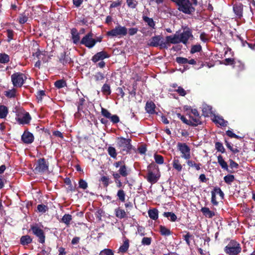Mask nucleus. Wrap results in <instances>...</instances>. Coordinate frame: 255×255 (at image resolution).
Here are the masks:
<instances>
[{
    "instance_id": "obj_1",
    "label": "nucleus",
    "mask_w": 255,
    "mask_h": 255,
    "mask_svg": "<svg viewBox=\"0 0 255 255\" xmlns=\"http://www.w3.org/2000/svg\"><path fill=\"white\" fill-rule=\"evenodd\" d=\"M178 6L180 11L187 14H192L195 11V8L189 0H171Z\"/></svg>"
},
{
    "instance_id": "obj_2",
    "label": "nucleus",
    "mask_w": 255,
    "mask_h": 255,
    "mask_svg": "<svg viewBox=\"0 0 255 255\" xmlns=\"http://www.w3.org/2000/svg\"><path fill=\"white\" fill-rule=\"evenodd\" d=\"M242 251L240 244L235 240H232L224 248V252L229 255H237Z\"/></svg>"
},
{
    "instance_id": "obj_3",
    "label": "nucleus",
    "mask_w": 255,
    "mask_h": 255,
    "mask_svg": "<svg viewBox=\"0 0 255 255\" xmlns=\"http://www.w3.org/2000/svg\"><path fill=\"white\" fill-rule=\"evenodd\" d=\"M29 231H31L32 234L37 238L38 243L41 244L45 243L46 239L45 233L37 224L31 225Z\"/></svg>"
},
{
    "instance_id": "obj_4",
    "label": "nucleus",
    "mask_w": 255,
    "mask_h": 255,
    "mask_svg": "<svg viewBox=\"0 0 255 255\" xmlns=\"http://www.w3.org/2000/svg\"><path fill=\"white\" fill-rule=\"evenodd\" d=\"M131 139L123 137L118 138L117 147L121 149L122 152H126V154L129 153L132 149Z\"/></svg>"
},
{
    "instance_id": "obj_5",
    "label": "nucleus",
    "mask_w": 255,
    "mask_h": 255,
    "mask_svg": "<svg viewBox=\"0 0 255 255\" xmlns=\"http://www.w3.org/2000/svg\"><path fill=\"white\" fill-rule=\"evenodd\" d=\"M27 79L26 75L21 72H16L11 76V80L14 87H21Z\"/></svg>"
},
{
    "instance_id": "obj_6",
    "label": "nucleus",
    "mask_w": 255,
    "mask_h": 255,
    "mask_svg": "<svg viewBox=\"0 0 255 255\" xmlns=\"http://www.w3.org/2000/svg\"><path fill=\"white\" fill-rule=\"evenodd\" d=\"M147 45L150 47H157L159 46L160 49H167L165 43L163 41V38L160 35L152 37L147 43Z\"/></svg>"
},
{
    "instance_id": "obj_7",
    "label": "nucleus",
    "mask_w": 255,
    "mask_h": 255,
    "mask_svg": "<svg viewBox=\"0 0 255 255\" xmlns=\"http://www.w3.org/2000/svg\"><path fill=\"white\" fill-rule=\"evenodd\" d=\"M127 34V28L125 26L119 25L115 28L108 31L107 35L111 37H122Z\"/></svg>"
},
{
    "instance_id": "obj_8",
    "label": "nucleus",
    "mask_w": 255,
    "mask_h": 255,
    "mask_svg": "<svg viewBox=\"0 0 255 255\" xmlns=\"http://www.w3.org/2000/svg\"><path fill=\"white\" fill-rule=\"evenodd\" d=\"M94 35L91 31L87 33L81 40V45H83L89 49L93 48L95 45Z\"/></svg>"
},
{
    "instance_id": "obj_9",
    "label": "nucleus",
    "mask_w": 255,
    "mask_h": 255,
    "mask_svg": "<svg viewBox=\"0 0 255 255\" xmlns=\"http://www.w3.org/2000/svg\"><path fill=\"white\" fill-rule=\"evenodd\" d=\"M49 163L46 162L44 158H41L37 160L36 166L34 168L35 173H44L48 170Z\"/></svg>"
},
{
    "instance_id": "obj_10",
    "label": "nucleus",
    "mask_w": 255,
    "mask_h": 255,
    "mask_svg": "<svg viewBox=\"0 0 255 255\" xmlns=\"http://www.w3.org/2000/svg\"><path fill=\"white\" fill-rule=\"evenodd\" d=\"M178 149L182 153V158L187 160L191 157L190 148L185 143L178 142L177 145Z\"/></svg>"
},
{
    "instance_id": "obj_11",
    "label": "nucleus",
    "mask_w": 255,
    "mask_h": 255,
    "mask_svg": "<svg viewBox=\"0 0 255 255\" xmlns=\"http://www.w3.org/2000/svg\"><path fill=\"white\" fill-rule=\"evenodd\" d=\"M193 38L192 30L188 27L183 28V31L179 35L181 42L186 44L189 38Z\"/></svg>"
},
{
    "instance_id": "obj_12",
    "label": "nucleus",
    "mask_w": 255,
    "mask_h": 255,
    "mask_svg": "<svg viewBox=\"0 0 255 255\" xmlns=\"http://www.w3.org/2000/svg\"><path fill=\"white\" fill-rule=\"evenodd\" d=\"M114 166L116 168L120 167L119 170V173L121 174V176L124 177H127L128 175V167L126 165V163L123 160H120L117 161L114 163Z\"/></svg>"
},
{
    "instance_id": "obj_13",
    "label": "nucleus",
    "mask_w": 255,
    "mask_h": 255,
    "mask_svg": "<svg viewBox=\"0 0 255 255\" xmlns=\"http://www.w3.org/2000/svg\"><path fill=\"white\" fill-rule=\"evenodd\" d=\"M178 32H176L177 33ZM180 40L179 38V35L177 33L173 35H169L165 37V41L164 43L166 44L167 47V49L168 48V46H170V44H178L180 43Z\"/></svg>"
},
{
    "instance_id": "obj_14",
    "label": "nucleus",
    "mask_w": 255,
    "mask_h": 255,
    "mask_svg": "<svg viewBox=\"0 0 255 255\" xmlns=\"http://www.w3.org/2000/svg\"><path fill=\"white\" fill-rule=\"evenodd\" d=\"M34 137L32 133L25 130L21 135V140L25 144H30L34 141Z\"/></svg>"
},
{
    "instance_id": "obj_15",
    "label": "nucleus",
    "mask_w": 255,
    "mask_h": 255,
    "mask_svg": "<svg viewBox=\"0 0 255 255\" xmlns=\"http://www.w3.org/2000/svg\"><path fill=\"white\" fill-rule=\"evenodd\" d=\"M160 173L159 172H147V176L146 177V179L147 181L151 184H155L157 182L158 179L160 178Z\"/></svg>"
},
{
    "instance_id": "obj_16",
    "label": "nucleus",
    "mask_w": 255,
    "mask_h": 255,
    "mask_svg": "<svg viewBox=\"0 0 255 255\" xmlns=\"http://www.w3.org/2000/svg\"><path fill=\"white\" fill-rule=\"evenodd\" d=\"M59 61L63 65H66L67 64H70L73 62L69 54H67L66 52L60 53V56L59 57Z\"/></svg>"
},
{
    "instance_id": "obj_17",
    "label": "nucleus",
    "mask_w": 255,
    "mask_h": 255,
    "mask_svg": "<svg viewBox=\"0 0 255 255\" xmlns=\"http://www.w3.org/2000/svg\"><path fill=\"white\" fill-rule=\"evenodd\" d=\"M71 34L73 43L76 45L81 44L80 33L76 28H73L71 29Z\"/></svg>"
},
{
    "instance_id": "obj_18",
    "label": "nucleus",
    "mask_w": 255,
    "mask_h": 255,
    "mask_svg": "<svg viewBox=\"0 0 255 255\" xmlns=\"http://www.w3.org/2000/svg\"><path fill=\"white\" fill-rule=\"evenodd\" d=\"M109 57V55L105 51H102L95 54L92 58V61L96 63L100 60H103L105 58Z\"/></svg>"
},
{
    "instance_id": "obj_19",
    "label": "nucleus",
    "mask_w": 255,
    "mask_h": 255,
    "mask_svg": "<svg viewBox=\"0 0 255 255\" xmlns=\"http://www.w3.org/2000/svg\"><path fill=\"white\" fill-rule=\"evenodd\" d=\"M16 120L20 125H27L31 120V117L28 112H25L22 118H18Z\"/></svg>"
},
{
    "instance_id": "obj_20",
    "label": "nucleus",
    "mask_w": 255,
    "mask_h": 255,
    "mask_svg": "<svg viewBox=\"0 0 255 255\" xmlns=\"http://www.w3.org/2000/svg\"><path fill=\"white\" fill-rule=\"evenodd\" d=\"M233 10L236 16L241 18L243 16V4L241 2L236 3L233 6Z\"/></svg>"
},
{
    "instance_id": "obj_21",
    "label": "nucleus",
    "mask_w": 255,
    "mask_h": 255,
    "mask_svg": "<svg viewBox=\"0 0 255 255\" xmlns=\"http://www.w3.org/2000/svg\"><path fill=\"white\" fill-rule=\"evenodd\" d=\"M156 106L152 101H148L146 103L145 110L146 112L150 115L157 114L155 112Z\"/></svg>"
},
{
    "instance_id": "obj_22",
    "label": "nucleus",
    "mask_w": 255,
    "mask_h": 255,
    "mask_svg": "<svg viewBox=\"0 0 255 255\" xmlns=\"http://www.w3.org/2000/svg\"><path fill=\"white\" fill-rule=\"evenodd\" d=\"M189 126L192 127H197L198 125H202L201 117L193 116L191 114H189Z\"/></svg>"
},
{
    "instance_id": "obj_23",
    "label": "nucleus",
    "mask_w": 255,
    "mask_h": 255,
    "mask_svg": "<svg viewBox=\"0 0 255 255\" xmlns=\"http://www.w3.org/2000/svg\"><path fill=\"white\" fill-rule=\"evenodd\" d=\"M218 162L219 164V165L221 166V167L227 171L228 172L233 173H234L235 171L233 170H229V167L227 163L223 159L222 156L221 155H219L218 157Z\"/></svg>"
},
{
    "instance_id": "obj_24",
    "label": "nucleus",
    "mask_w": 255,
    "mask_h": 255,
    "mask_svg": "<svg viewBox=\"0 0 255 255\" xmlns=\"http://www.w3.org/2000/svg\"><path fill=\"white\" fill-rule=\"evenodd\" d=\"M129 240L125 238L123 244L118 250V253L124 254L127 252L129 247Z\"/></svg>"
},
{
    "instance_id": "obj_25",
    "label": "nucleus",
    "mask_w": 255,
    "mask_h": 255,
    "mask_svg": "<svg viewBox=\"0 0 255 255\" xmlns=\"http://www.w3.org/2000/svg\"><path fill=\"white\" fill-rule=\"evenodd\" d=\"M222 64L225 65H232L234 68H236L237 64H240L239 60H235L234 58H226L222 61Z\"/></svg>"
},
{
    "instance_id": "obj_26",
    "label": "nucleus",
    "mask_w": 255,
    "mask_h": 255,
    "mask_svg": "<svg viewBox=\"0 0 255 255\" xmlns=\"http://www.w3.org/2000/svg\"><path fill=\"white\" fill-rule=\"evenodd\" d=\"M201 211L205 217L209 218H212L215 215V212L210 210L208 207H202Z\"/></svg>"
},
{
    "instance_id": "obj_27",
    "label": "nucleus",
    "mask_w": 255,
    "mask_h": 255,
    "mask_svg": "<svg viewBox=\"0 0 255 255\" xmlns=\"http://www.w3.org/2000/svg\"><path fill=\"white\" fill-rule=\"evenodd\" d=\"M32 242V239L29 235L22 236L20 239V243L22 246H27Z\"/></svg>"
},
{
    "instance_id": "obj_28",
    "label": "nucleus",
    "mask_w": 255,
    "mask_h": 255,
    "mask_svg": "<svg viewBox=\"0 0 255 255\" xmlns=\"http://www.w3.org/2000/svg\"><path fill=\"white\" fill-rule=\"evenodd\" d=\"M72 220V216L69 214H65L63 217L59 220L60 222L64 223L67 227H69L70 222Z\"/></svg>"
},
{
    "instance_id": "obj_29",
    "label": "nucleus",
    "mask_w": 255,
    "mask_h": 255,
    "mask_svg": "<svg viewBox=\"0 0 255 255\" xmlns=\"http://www.w3.org/2000/svg\"><path fill=\"white\" fill-rule=\"evenodd\" d=\"M115 212L116 216L119 219H122L127 217L125 211L120 207L115 209Z\"/></svg>"
},
{
    "instance_id": "obj_30",
    "label": "nucleus",
    "mask_w": 255,
    "mask_h": 255,
    "mask_svg": "<svg viewBox=\"0 0 255 255\" xmlns=\"http://www.w3.org/2000/svg\"><path fill=\"white\" fill-rule=\"evenodd\" d=\"M149 218L153 220H156L158 218V211L156 208L149 209L148 211Z\"/></svg>"
},
{
    "instance_id": "obj_31",
    "label": "nucleus",
    "mask_w": 255,
    "mask_h": 255,
    "mask_svg": "<svg viewBox=\"0 0 255 255\" xmlns=\"http://www.w3.org/2000/svg\"><path fill=\"white\" fill-rule=\"evenodd\" d=\"M213 122L216 124H219L222 127H226L227 126L228 122L225 121L222 117L215 116V119L213 120Z\"/></svg>"
},
{
    "instance_id": "obj_32",
    "label": "nucleus",
    "mask_w": 255,
    "mask_h": 255,
    "mask_svg": "<svg viewBox=\"0 0 255 255\" xmlns=\"http://www.w3.org/2000/svg\"><path fill=\"white\" fill-rule=\"evenodd\" d=\"M186 163L189 167L195 168L197 170H200L201 166H202L200 163H196L194 161L190 160V159L187 160Z\"/></svg>"
},
{
    "instance_id": "obj_33",
    "label": "nucleus",
    "mask_w": 255,
    "mask_h": 255,
    "mask_svg": "<svg viewBox=\"0 0 255 255\" xmlns=\"http://www.w3.org/2000/svg\"><path fill=\"white\" fill-rule=\"evenodd\" d=\"M147 172H159L158 166L154 162H152L147 166Z\"/></svg>"
},
{
    "instance_id": "obj_34",
    "label": "nucleus",
    "mask_w": 255,
    "mask_h": 255,
    "mask_svg": "<svg viewBox=\"0 0 255 255\" xmlns=\"http://www.w3.org/2000/svg\"><path fill=\"white\" fill-rule=\"evenodd\" d=\"M142 19L145 22L147 23V25L149 27L152 28H155V23L152 18L148 17L145 15H143Z\"/></svg>"
},
{
    "instance_id": "obj_35",
    "label": "nucleus",
    "mask_w": 255,
    "mask_h": 255,
    "mask_svg": "<svg viewBox=\"0 0 255 255\" xmlns=\"http://www.w3.org/2000/svg\"><path fill=\"white\" fill-rule=\"evenodd\" d=\"M159 232L161 235L164 236H168L172 234L171 231L169 229L162 225L159 226Z\"/></svg>"
},
{
    "instance_id": "obj_36",
    "label": "nucleus",
    "mask_w": 255,
    "mask_h": 255,
    "mask_svg": "<svg viewBox=\"0 0 255 255\" xmlns=\"http://www.w3.org/2000/svg\"><path fill=\"white\" fill-rule=\"evenodd\" d=\"M8 113V108L4 105H0V119L6 118Z\"/></svg>"
},
{
    "instance_id": "obj_37",
    "label": "nucleus",
    "mask_w": 255,
    "mask_h": 255,
    "mask_svg": "<svg viewBox=\"0 0 255 255\" xmlns=\"http://www.w3.org/2000/svg\"><path fill=\"white\" fill-rule=\"evenodd\" d=\"M173 167L177 171L180 172L182 169V166L178 159L174 158L172 162Z\"/></svg>"
},
{
    "instance_id": "obj_38",
    "label": "nucleus",
    "mask_w": 255,
    "mask_h": 255,
    "mask_svg": "<svg viewBox=\"0 0 255 255\" xmlns=\"http://www.w3.org/2000/svg\"><path fill=\"white\" fill-rule=\"evenodd\" d=\"M163 215L165 217L167 218L171 222H175L177 219L176 215L171 212H164Z\"/></svg>"
},
{
    "instance_id": "obj_39",
    "label": "nucleus",
    "mask_w": 255,
    "mask_h": 255,
    "mask_svg": "<svg viewBox=\"0 0 255 255\" xmlns=\"http://www.w3.org/2000/svg\"><path fill=\"white\" fill-rule=\"evenodd\" d=\"M101 91L105 95H110L111 94V87L110 85L105 83L101 89Z\"/></svg>"
},
{
    "instance_id": "obj_40",
    "label": "nucleus",
    "mask_w": 255,
    "mask_h": 255,
    "mask_svg": "<svg viewBox=\"0 0 255 255\" xmlns=\"http://www.w3.org/2000/svg\"><path fill=\"white\" fill-rule=\"evenodd\" d=\"M54 86L57 89H61L67 86V83L65 80L61 79L57 80L54 83Z\"/></svg>"
},
{
    "instance_id": "obj_41",
    "label": "nucleus",
    "mask_w": 255,
    "mask_h": 255,
    "mask_svg": "<svg viewBox=\"0 0 255 255\" xmlns=\"http://www.w3.org/2000/svg\"><path fill=\"white\" fill-rule=\"evenodd\" d=\"M202 113L204 117H208L212 113V107L210 106L205 105L202 108Z\"/></svg>"
},
{
    "instance_id": "obj_42",
    "label": "nucleus",
    "mask_w": 255,
    "mask_h": 255,
    "mask_svg": "<svg viewBox=\"0 0 255 255\" xmlns=\"http://www.w3.org/2000/svg\"><path fill=\"white\" fill-rule=\"evenodd\" d=\"M16 90L14 88H12L11 90L4 92V95L8 98H15L16 96Z\"/></svg>"
},
{
    "instance_id": "obj_43",
    "label": "nucleus",
    "mask_w": 255,
    "mask_h": 255,
    "mask_svg": "<svg viewBox=\"0 0 255 255\" xmlns=\"http://www.w3.org/2000/svg\"><path fill=\"white\" fill-rule=\"evenodd\" d=\"M117 196L119 200L122 202H125L126 193L123 189H120L118 191Z\"/></svg>"
},
{
    "instance_id": "obj_44",
    "label": "nucleus",
    "mask_w": 255,
    "mask_h": 255,
    "mask_svg": "<svg viewBox=\"0 0 255 255\" xmlns=\"http://www.w3.org/2000/svg\"><path fill=\"white\" fill-rule=\"evenodd\" d=\"M9 56L5 53H0V63L5 64L9 61Z\"/></svg>"
},
{
    "instance_id": "obj_45",
    "label": "nucleus",
    "mask_w": 255,
    "mask_h": 255,
    "mask_svg": "<svg viewBox=\"0 0 255 255\" xmlns=\"http://www.w3.org/2000/svg\"><path fill=\"white\" fill-rule=\"evenodd\" d=\"M224 180L227 184L231 185L232 183L235 180V176L232 174H228L224 176Z\"/></svg>"
},
{
    "instance_id": "obj_46",
    "label": "nucleus",
    "mask_w": 255,
    "mask_h": 255,
    "mask_svg": "<svg viewBox=\"0 0 255 255\" xmlns=\"http://www.w3.org/2000/svg\"><path fill=\"white\" fill-rule=\"evenodd\" d=\"M108 152L109 154L113 158H116L117 153L116 152V150L115 147L113 146H109L108 148Z\"/></svg>"
},
{
    "instance_id": "obj_47",
    "label": "nucleus",
    "mask_w": 255,
    "mask_h": 255,
    "mask_svg": "<svg viewBox=\"0 0 255 255\" xmlns=\"http://www.w3.org/2000/svg\"><path fill=\"white\" fill-rule=\"evenodd\" d=\"M154 158L156 163L158 164H162L164 163V158L162 155L157 154H154Z\"/></svg>"
},
{
    "instance_id": "obj_48",
    "label": "nucleus",
    "mask_w": 255,
    "mask_h": 255,
    "mask_svg": "<svg viewBox=\"0 0 255 255\" xmlns=\"http://www.w3.org/2000/svg\"><path fill=\"white\" fill-rule=\"evenodd\" d=\"M45 96V93L44 90H39L36 93V99L38 102H42L43 97Z\"/></svg>"
},
{
    "instance_id": "obj_49",
    "label": "nucleus",
    "mask_w": 255,
    "mask_h": 255,
    "mask_svg": "<svg viewBox=\"0 0 255 255\" xmlns=\"http://www.w3.org/2000/svg\"><path fill=\"white\" fill-rule=\"evenodd\" d=\"M202 50V47L200 44H196L192 45L191 48L190 53L192 54L196 52H199Z\"/></svg>"
},
{
    "instance_id": "obj_50",
    "label": "nucleus",
    "mask_w": 255,
    "mask_h": 255,
    "mask_svg": "<svg viewBox=\"0 0 255 255\" xmlns=\"http://www.w3.org/2000/svg\"><path fill=\"white\" fill-rule=\"evenodd\" d=\"M28 18L27 15L25 13H22L19 16L18 22L20 24H24L27 22Z\"/></svg>"
},
{
    "instance_id": "obj_51",
    "label": "nucleus",
    "mask_w": 255,
    "mask_h": 255,
    "mask_svg": "<svg viewBox=\"0 0 255 255\" xmlns=\"http://www.w3.org/2000/svg\"><path fill=\"white\" fill-rule=\"evenodd\" d=\"M215 148L217 151L221 152V153H224L225 152V149L224 147L223 144L220 142H216L215 143Z\"/></svg>"
},
{
    "instance_id": "obj_52",
    "label": "nucleus",
    "mask_w": 255,
    "mask_h": 255,
    "mask_svg": "<svg viewBox=\"0 0 255 255\" xmlns=\"http://www.w3.org/2000/svg\"><path fill=\"white\" fill-rule=\"evenodd\" d=\"M127 3L129 7L133 9L136 7L138 2L135 0H127Z\"/></svg>"
},
{
    "instance_id": "obj_53",
    "label": "nucleus",
    "mask_w": 255,
    "mask_h": 255,
    "mask_svg": "<svg viewBox=\"0 0 255 255\" xmlns=\"http://www.w3.org/2000/svg\"><path fill=\"white\" fill-rule=\"evenodd\" d=\"M38 212L44 213L48 210V207L44 204H39L37 207Z\"/></svg>"
},
{
    "instance_id": "obj_54",
    "label": "nucleus",
    "mask_w": 255,
    "mask_h": 255,
    "mask_svg": "<svg viewBox=\"0 0 255 255\" xmlns=\"http://www.w3.org/2000/svg\"><path fill=\"white\" fill-rule=\"evenodd\" d=\"M101 114L103 116L109 119H110L112 116L111 113L108 110L104 108H101Z\"/></svg>"
},
{
    "instance_id": "obj_55",
    "label": "nucleus",
    "mask_w": 255,
    "mask_h": 255,
    "mask_svg": "<svg viewBox=\"0 0 255 255\" xmlns=\"http://www.w3.org/2000/svg\"><path fill=\"white\" fill-rule=\"evenodd\" d=\"M176 62L179 64H185L187 63L188 59L182 57H177L176 58Z\"/></svg>"
},
{
    "instance_id": "obj_56",
    "label": "nucleus",
    "mask_w": 255,
    "mask_h": 255,
    "mask_svg": "<svg viewBox=\"0 0 255 255\" xmlns=\"http://www.w3.org/2000/svg\"><path fill=\"white\" fill-rule=\"evenodd\" d=\"M94 76L96 81L102 80L105 78L104 74L100 72L96 73L95 75H94Z\"/></svg>"
},
{
    "instance_id": "obj_57",
    "label": "nucleus",
    "mask_w": 255,
    "mask_h": 255,
    "mask_svg": "<svg viewBox=\"0 0 255 255\" xmlns=\"http://www.w3.org/2000/svg\"><path fill=\"white\" fill-rule=\"evenodd\" d=\"M114 252L112 250L106 249L101 251L99 255H114Z\"/></svg>"
},
{
    "instance_id": "obj_58",
    "label": "nucleus",
    "mask_w": 255,
    "mask_h": 255,
    "mask_svg": "<svg viewBox=\"0 0 255 255\" xmlns=\"http://www.w3.org/2000/svg\"><path fill=\"white\" fill-rule=\"evenodd\" d=\"M186 233V234L184 235L183 239L185 241L186 243L188 246H190V238L192 237V235L190 234V233L189 232H185Z\"/></svg>"
},
{
    "instance_id": "obj_59",
    "label": "nucleus",
    "mask_w": 255,
    "mask_h": 255,
    "mask_svg": "<svg viewBox=\"0 0 255 255\" xmlns=\"http://www.w3.org/2000/svg\"><path fill=\"white\" fill-rule=\"evenodd\" d=\"M226 134L231 138H235L236 139H241L242 137L236 134L235 133H233L232 130H228L226 132Z\"/></svg>"
},
{
    "instance_id": "obj_60",
    "label": "nucleus",
    "mask_w": 255,
    "mask_h": 255,
    "mask_svg": "<svg viewBox=\"0 0 255 255\" xmlns=\"http://www.w3.org/2000/svg\"><path fill=\"white\" fill-rule=\"evenodd\" d=\"M6 33L7 36V41L8 42H10L11 40L13 39L14 31L11 29H8L6 30Z\"/></svg>"
},
{
    "instance_id": "obj_61",
    "label": "nucleus",
    "mask_w": 255,
    "mask_h": 255,
    "mask_svg": "<svg viewBox=\"0 0 255 255\" xmlns=\"http://www.w3.org/2000/svg\"><path fill=\"white\" fill-rule=\"evenodd\" d=\"M151 238L150 237H144L141 241V244L143 245L149 246L151 243Z\"/></svg>"
},
{
    "instance_id": "obj_62",
    "label": "nucleus",
    "mask_w": 255,
    "mask_h": 255,
    "mask_svg": "<svg viewBox=\"0 0 255 255\" xmlns=\"http://www.w3.org/2000/svg\"><path fill=\"white\" fill-rule=\"evenodd\" d=\"M176 115L177 117L180 119L183 123L189 126V120H187L184 116L181 115L180 113H177Z\"/></svg>"
},
{
    "instance_id": "obj_63",
    "label": "nucleus",
    "mask_w": 255,
    "mask_h": 255,
    "mask_svg": "<svg viewBox=\"0 0 255 255\" xmlns=\"http://www.w3.org/2000/svg\"><path fill=\"white\" fill-rule=\"evenodd\" d=\"M211 203L213 205L217 206L219 204L218 202L216 200L215 192L211 191Z\"/></svg>"
},
{
    "instance_id": "obj_64",
    "label": "nucleus",
    "mask_w": 255,
    "mask_h": 255,
    "mask_svg": "<svg viewBox=\"0 0 255 255\" xmlns=\"http://www.w3.org/2000/svg\"><path fill=\"white\" fill-rule=\"evenodd\" d=\"M79 187L83 189H86L88 187V184L84 180L81 179L79 181Z\"/></svg>"
}]
</instances>
